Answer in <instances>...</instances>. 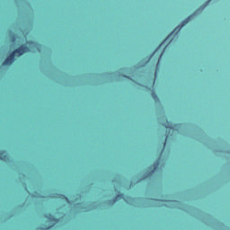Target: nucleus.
Returning a JSON list of instances; mask_svg holds the SVG:
<instances>
[{
	"mask_svg": "<svg viewBox=\"0 0 230 230\" xmlns=\"http://www.w3.org/2000/svg\"><path fill=\"white\" fill-rule=\"evenodd\" d=\"M30 51V48L26 45H22L18 49H14L4 61L3 66H12L15 60V57H21Z\"/></svg>",
	"mask_w": 230,
	"mask_h": 230,
	"instance_id": "obj_1",
	"label": "nucleus"
},
{
	"mask_svg": "<svg viewBox=\"0 0 230 230\" xmlns=\"http://www.w3.org/2000/svg\"><path fill=\"white\" fill-rule=\"evenodd\" d=\"M195 14H191L190 16H189L187 19H185L182 22H181V25L180 26L179 30L177 32H175L174 34V37H177V35H179V31H181V29L183 27V26H186V24H188V22H190V21H191V19H193V16Z\"/></svg>",
	"mask_w": 230,
	"mask_h": 230,
	"instance_id": "obj_2",
	"label": "nucleus"
},
{
	"mask_svg": "<svg viewBox=\"0 0 230 230\" xmlns=\"http://www.w3.org/2000/svg\"><path fill=\"white\" fill-rule=\"evenodd\" d=\"M0 161H4V163L10 161V156L6 155V151L0 152Z\"/></svg>",
	"mask_w": 230,
	"mask_h": 230,
	"instance_id": "obj_3",
	"label": "nucleus"
},
{
	"mask_svg": "<svg viewBox=\"0 0 230 230\" xmlns=\"http://www.w3.org/2000/svg\"><path fill=\"white\" fill-rule=\"evenodd\" d=\"M163 127L169 130H173L175 128V125L172 124V122H168V120H166V122L163 124Z\"/></svg>",
	"mask_w": 230,
	"mask_h": 230,
	"instance_id": "obj_4",
	"label": "nucleus"
},
{
	"mask_svg": "<svg viewBox=\"0 0 230 230\" xmlns=\"http://www.w3.org/2000/svg\"><path fill=\"white\" fill-rule=\"evenodd\" d=\"M54 199H61L63 200H66L68 201L69 199H67V197H66V195H62V194H56L55 196H53Z\"/></svg>",
	"mask_w": 230,
	"mask_h": 230,
	"instance_id": "obj_5",
	"label": "nucleus"
},
{
	"mask_svg": "<svg viewBox=\"0 0 230 230\" xmlns=\"http://www.w3.org/2000/svg\"><path fill=\"white\" fill-rule=\"evenodd\" d=\"M125 199V194H118L114 199H113V203L118 202V200Z\"/></svg>",
	"mask_w": 230,
	"mask_h": 230,
	"instance_id": "obj_6",
	"label": "nucleus"
},
{
	"mask_svg": "<svg viewBox=\"0 0 230 230\" xmlns=\"http://www.w3.org/2000/svg\"><path fill=\"white\" fill-rule=\"evenodd\" d=\"M175 31H177V28L164 40V42H166V40H170V39L173 37Z\"/></svg>",
	"mask_w": 230,
	"mask_h": 230,
	"instance_id": "obj_7",
	"label": "nucleus"
},
{
	"mask_svg": "<svg viewBox=\"0 0 230 230\" xmlns=\"http://www.w3.org/2000/svg\"><path fill=\"white\" fill-rule=\"evenodd\" d=\"M164 54V49L161 52L159 58H158V60H157V63H156V66H159V62H161V58H163V55Z\"/></svg>",
	"mask_w": 230,
	"mask_h": 230,
	"instance_id": "obj_8",
	"label": "nucleus"
},
{
	"mask_svg": "<svg viewBox=\"0 0 230 230\" xmlns=\"http://www.w3.org/2000/svg\"><path fill=\"white\" fill-rule=\"evenodd\" d=\"M168 139V136H166L164 144H163V149L161 151V154H163V152H164V148L166 147V140Z\"/></svg>",
	"mask_w": 230,
	"mask_h": 230,
	"instance_id": "obj_9",
	"label": "nucleus"
},
{
	"mask_svg": "<svg viewBox=\"0 0 230 230\" xmlns=\"http://www.w3.org/2000/svg\"><path fill=\"white\" fill-rule=\"evenodd\" d=\"M51 222H58V219L53 217V216L49 215L48 217Z\"/></svg>",
	"mask_w": 230,
	"mask_h": 230,
	"instance_id": "obj_10",
	"label": "nucleus"
},
{
	"mask_svg": "<svg viewBox=\"0 0 230 230\" xmlns=\"http://www.w3.org/2000/svg\"><path fill=\"white\" fill-rule=\"evenodd\" d=\"M157 49H159V48L158 49H156L155 51H154V53L150 56V58H148V62H150V58H152V57H154V55H155V53H157Z\"/></svg>",
	"mask_w": 230,
	"mask_h": 230,
	"instance_id": "obj_11",
	"label": "nucleus"
},
{
	"mask_svg": "<svg viewBox=\"0 0 230 230\" xmlns=\"http://www.w3.org/2000/svg\"><path fill=\"white\" fill-rule=\"evenodd\" d=\"M153 98H154L155 100H157V94L153 93Z\"/></svg>",
	"mask_w": 230,
	"mask_h": 230,
	"instance_id": "obj_12",
	"label": "nucleus"
},
{
	"mask_svg": "<svg viewBox=\"0 0 230 230\" xmlns=\"http://www.w3.org/2000/svg\"><path fill=\"white\" fill-rule=\"evenodd\" d=\"M158 165H159V163H156V164L154 167V170H155L156 166H158Z\"/></svg>",
	"mask_w": 230,
	"mask_h": 230,
	"instance_id": "obj_13",
	"label": "nucleus"
},
{
	"mask_svg": "<svg viewBox=\"0 0 230 230\" xmlns=\"http://www.w3.org/2000/svg\"><path fill=\"white\" fill-rule=\"evenodd\" d=\"M123 77H124V78H130V77H128V76H127V75H123Z\"/></svg>",
	"mask_w": 230,
	"mask_h": 230,
	"instance_id": "obj_14",
	"label": "nucleus"
},
{
	"mask_svg": "<svg viewBox=\"0 0 230 230\" xmlns=\"http://www.w3.org/2000/svg\"><path fill=\"white\" fill-rule=\"evenodd\" d=\"M162 44H164V41H163V42L161 43V45H162ZM161 45H160L158 48H161Z\"/></svg>",
	"mask_w": 230,
	"mask_h": 230,
	"instance_id": "obj_15",
	"label": "nucleus"
},
{
	"mask_svg": "<svg viewBox=\"0 0 230 230\" xmlns=\"http://www.w3.org/2000/svg\"><path fill=\"white\" fill-rule=\"evenodd\" d=\"M154 84H155V79L153 80V85H154Z\"/></svg>",
	"mask_w": 230,
	"mask_h": 230,
	"instance_id": "obj_16",
	"label": "nucleus"
},
{
	"mask_svg": "<svg viewBox=\"0 0 230 230\" xmlns=\"http://www.w3.org/2000/svg\"><path fill=\"white\" fill-rule=\"evenodd\" d=\"M51 226L47 227L46 229H50Z\"/></svg>",
	"mask_w": 230,
	"mask_h": 230,
	"instance_id": "obj_17",
	"label": "nucleus"
},
{
	"mask_svg": "<svg viewBox=\"0 0 230 230\" xmlns=\"http://www.w3.org/2000/svg\"><path fill=\"white\" fill-rule=\"evenodd\" d=\"M156 202H159V199H155Z\"/></svg>",
	"mask_w": 230,
	"mask_h": 230,
	"instance_id": "obj_18",
	"label": "nucleus"
},
{
	"mask_svg": "<svg viewBox=\"0 0 230 230\" xmlns=\"http://www.w3.org/2000/svg\"><path fill=\"white\" fill-rule=\"evenodd\" d=\"M173 40V39L171 40V42Z\"/></svg>",
	"mask_w": 230,
	"mask_h": 230,
	"instance_id": "obj_19",
	"label": "nucleus"
},
{
	"mask_svg": "<svg viewBox=\"0 0 230 230\" xmlns=\"http://www.w3.org/2000/svg\"><path fill=\"white\" fill-rule=\"evenodd\" d=\"M171 202H175V201H171Z\"/></svg>",
	"mask_w": 230,
	"mask_h": 230,
	"instance_id": "obj_20",
	"label": "nucleus"
}]
</instances>
